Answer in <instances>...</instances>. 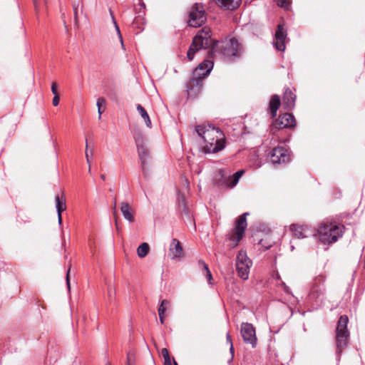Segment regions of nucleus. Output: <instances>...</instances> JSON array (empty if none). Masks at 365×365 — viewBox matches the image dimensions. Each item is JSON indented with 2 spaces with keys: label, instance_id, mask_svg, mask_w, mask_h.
I'll return each instance as SVG.
<instances>
[{
  "label": "nucleus",
  "instance_id": "8",
  "mask_svg": "<svg viewBox=\"0 0 365 365\" xmlns=\"http://www.w3.org/2000/svg\"><path fill=\"white\" fill-rule=\"evenodd\" d=\"M206 21L205 12L201 4H195L190 9L188 25L192 27H200Z\"/></svg>",
  "mask_w": 365,
  "mask_h": 365
},
{
  "label": "nucleus",
  "instance_id": "12",
  "mask_svg": "<svg viewBox=\"0 0 365 365\" xmlns=\"http://www.w3.org/2000/svg\"><path fill=\"white\" fill-rule=\"evenodd\" d=\"M241 336L245 344H250L254 348L257 345L255 329L250 323H242L240 329Z\"/></svg>",
  "mask_w": 365,
  "mask_h": 365
},
{
  "label": "nucleus",
  "instance_id": "36",
  "mask_svg": "<svg viewBox=\"0 0 365 365\" xmlns=\"http://www.w3.org/2000/svg\"><path fill=\"white\" fill-rule=\"evenodd\" d=\"M105 105L106 104V100L103 98H99L98 100H97V103H96V106L98 108H101V106L102 105Z\"/></svg>",
  "mask_w": 365,
  "mask_h": 365
},
{
  "label": "nucleus",
  "instance_id": "50",
  "mask_svg": "<svg viewBox=\"0 0 365 365\" xmlns=\"http://www.w3.org/2000/svg\"><path fill=\"white\" fill-rule=\"evenodd\" d=\"M36 9H37V0H33Z\"/></svg>",
  "mask_w": 365,
  "mask_h": 365
},
{
  "label": "nucleus",
  "instance_id": "32",
  "mask_svg": "<svg viewBox=\"0 0 365 365\" xmlns=\"http://www.w3.org/2000/svg\"><path fill=\"white\" fill-rule=\"evenodd\" d=\"M115 290L113 287H109L108 289V295L110 301H112L115 298Z\"/></svg>",
  "mask_w": 365,
  "mask_h": 365
},
{
  "label": "nucleus",
  "instance_id": "33",
  "mask_svg": "<svg viewBox=\"0 0 365 365\" xmlns=\"http://www.w3.org/2000/svg\"><path fill=\"white\" fill-rule=\"evenodd\" d=\"M198 267L199 268L202 269V272L209 268L208 265L202 259H200L198 261Z\"/></svg>",
  "mask_w": 365,
  "mask_h": 365
},
{
  "label": "nucleus",
  "instance_id": "49",
  "mask_svg": "<svg viewBox=\"0 0 365 365\" xmlns=\"http://www.w3.org/2000/svg\"><path fill=\"white\" fill-rule=\"evenodd\" d=\"M230 353L233 355V354H234V347H233V344L232 343H231V344H230Z\"/></svg>",
  "mask_w": 365,
  "mask_h": 365
},
{
  "label": "nucleus",
  "instance_id": "55",
  "mask_svg": "<svg viewBox=\"0 0 365 365\" xmlns=\"http://www.w3.org/2000/svg\"><path fill=\"white\" fill-rule=\"evenodd\" d=\"M174 365H178V364L175 361H174Z\"/></svg>",
  "mask_w": 365,
  "mask_h": 365
},
{
  "label": "nucleus",
  "instance_id": "37",
  "mask_svg": "<svg viewBox=\"0 0 365 365\" xmlns=\"http://www.w3.org/2000/svg\"><path fill=\"white\" fill-rule=\"evenodd\" d=\"M161 355H162V356L163 357L164 359L168 358V357H170L168 351V349L166 348L162 349V350H161Z\"/></svg>",
  "mask_w": 365,
  "mask_h": 365
},
{
  "label": "nucleus",
  "instance_id": "22",
  "mask_svg": "<svg viewBox=\"0 0 365 365\" xmlns=\"http://www.w3.org/2000/svg\"><path fill=\"white\" fill-rule=\"evenodd\" d=\"M178 210L182 215H185L189 220H191V217L187 208L185 203V196L183 195H179L178 197Z\"/></svg>",
  "mask_w": 365,
  "mask_h": 365
},
{
  "label": "nucleus",
  "instance_id": "40",
  "mask_svg": "<svg viewBox=\"0 0 365 365\" xmlns=\"http://www.w3.org/2000/svg\"><path fill=\"white\" fill-rule=\"evenodd\" d=\"M88 142L86 141V161H87V163L88 165H90L91 162H90V157L88 155Z\"/></svg>",
  "mask_w": 365,
  "mask_h": 365
},
{
  "label": "nucleus",
  "instance_id": "14",
  "mask_svg": "<svg viewBox=\"0 0 365 365\" xmlns=\"http://www.w3.org/2000/svg\"><path fill=\"white\" fill-rule=\"evenodd\" d=\"M324 291L323 284L315 282L309 294V300L314 302L316 306H319L324 299Z\"/></svg>",
  "mask_w": 365,
  "mask_h": 365
},
{
  "label": "nucleus",
  "instance_id": "38",
  "mask_svg": "<svg viewBox=\"0 0 365 365\" xmlns=\"http://www.w3.org/2000/svg\"><path fill=\"white\" fill-rule=\"evenodd\" d=\"M51 92L53 93V94L55 96V95H58V92H57V84L53 82L51 85Z\"/></svg>",
  "mask_w": 365,
  "mask_h": 365
},
{
  "label": "nucleus",
  "instance_id": "23",
  "mask_svg": "<svg viewBox=\"0 0 365 365\" xmlns=\"http://www.w3.org/2000/svg\"><path fill=\"white\" fill-rule=\"evenodd\" d=\"M216 1L220 6L230 10L235 9L241 3V0H216Z\"/></svg>",
  "mask_w": 365,
  "mask_h": 365
},
{
  "label": "nucleus",
  "instance_id": "56",
  "mask_svg": "<svg viewBox=\"0 0 365 365\" xmlns=\"http://www.w3.org/2000/svg\"><path fill=\"white\" fill-rule=\"evenodd\" d=\"M126 365H128V364H126ZM130 365H134V364H130Z\"/></svg>",
  "mask_w": 365,
  "mask_h": 365
},
{
  "label": "nucleus",
  "instance_id": "27",
  "mask_svg": "<svg viewBox=\"0 0 365 365\" xmlns=\"http://www.w3.org/2000/svg\"><path fill=\"white\" fill-rule=\"evenodd\" d=\"M134 139L137 147L146 144L143 135L140 131H137L134 133Z\"/></svg>",
  "mask_w": 365,
  "mask_h": 365
},
{
  "label": "nucleus",
  "instance_id": "42",
  "mask_svg": "<svg viewBox=\"0 0 365 365\" xmlns=\"http://www.w3.org/2000/svg\"><path fill=\"white\" fill-rule=\"evenodd\" d=\"M69 272H70V269H68L67 275H66V284H67V286H68V289H70V282H69V279H68Z\"/></svg>",
  "mask_w": 365,
  "mask_h": 365
},
{
  "label": "nucleus",
  "instance_id": "24",
  "mask_svg": "<svg viewBox=\"0 0 365 365\" xmlns=\"http://www.w3.org/2000/svg\"><path fill=\"white\" fill-rule=\"evenodd\" d=\"M136 108L139 114L144 119L145 125L150 128L152 127L151 120L145 109L140 104L137 105Z\"/></svg>",
  "mask_w": 365,
  "mask_h": 365
},
{
  "label": "nucleus",
  "instance_id": "29",
  "mask_svg": "<svg viewBox=\"0 0 365 365\" xmlns=\"http://www.w3.org/2000/svg\"><path fill=\"white\" fill-rule=\"evenodd\" d=\"M111 17H112V21H113V23L114 24V26H115V31L117 32V34L120 38V41L121 42V44L123 46V38H122V35L120 34V29H119V26L115 19V17L113 16V15L111 14Z\"/></svg>",
  "mask_w": 365,
  "mask_h": 365
},
{
  "label": "nucleus",
  "instance_id": "15",
  "mask_svg": "<svg viewBox=\"0 0 365 365\" xmlns=\"http://www.w3.org/2000/svg\"><path fill=\"white\" fill-rule=\"evenodd\" d=\"M287 38V31L284 30L283 25L279 24L277 30L275 33L274 44L278 51H284L285 49V40Z\"/></svg>",
  "mask_w": 365,
  "mask_h": 365
},
{
  "label": "nucleus",
  "instance_id": "45",
  "mask_svg": "<svg viewBox=\"0 0 365 365\" xmlns=\"http://www.w3.org/2000/svg\"><path fill=\"white\" fill-rule=\"evenodd\" d=\"M77 9H78V6H76V5H73V10H74V15H75V19L76 20V18H77Z\"/></svg>",
  "mask_w": 365,
  "mask_h": 365
},
{
  "label": "nucleus",
  "instance_id": "28",
  "mask_svg": "<svg viewBox=\"0 0 365 365\" xmlns=\"http://www.w3.org/2000/svg\"><path fill=\"white\" fill-rule=\"evenodd\" d=\"M169 304V302L165 300V299H163L160 302V306L158 307V314L159 315H164L165 314V305H168Z\"/></svg>",
  "mask_w": 365,
  "mask_h": 365
},
{
  "label": "nucleus",
  "instance_id": "31",
  "mask_svg": "<svg viewBox=\"0 0 365 365\" xmlns=\"http://www.w3.org/2000/svg\"><path fill=\"white\" fill-rule=\"evenodd\" d=\"M277 4L281 8L288 9L289 7V1L288 0H276Z\"/></svg>",
  "mask_w": 365,
  "mask_h": 365
},
{
  "label": "nucleus",
  "instance_id": "13",
  "mask_svg": "<svg viewBox=\"0 0 365 365\" xmlns=\"http://www.w3.org/2000/svg\"><path fill=\"white\" fill-rule=\"evenodd\" d=\"M270 161L272 164H284L290 160L289 151L283 147L274 148L269 155Z\"/></svg>",
  "mask_w": 365,
  "mask_h": 365
},
{
  "label": "nucleus",
  "instance_id": "6",
  "mask_svg": "<svg viewBox=\"0 0 365 365\" xmlns=\"http://www.w3.org/2000/svg\"><path fill=\"white\" fill-rule=\"evenodd\" d=\"M348 322L349 319L346 315L341 316L337 322L336 329V353L338 360H339L342 351L348 344L349 337V331L347 329Z\"/></svg>",
  "mask_w": 365,
  "mask_h": 365
},
{
  "label": "nucleus",
  "instance_id": "48",
  "mask_svg": "<svg viewBox=\"0 0 365 365\" xmlns=\"http://www.w3.org/2000/svg\"><path fill=\"white\" fill-rule=\"evenodd\" d=\"M159 319H160V324H163L164 323V315H159Z\"/></svg>",
  "mask_w": 365,
  "mask_h": 365
},
{
  "label": "nucleus",
  "instance_id": "51",
  "mask_svg": "<svg viewBox=\"0 0 365 365\" xmlns=\"http://www.w3.org/2000/svg\"><path fill=\"white\" fill-rule=\"evenodd\" d=\"M101 180H106V176H105V175L102 174V175H101Z\"/></svg>",
  "mask_w": 365,
  "mask_h": 365
},
{
  "label": "nucleus",
  "instance_id": "52",
  "mask_svg": "<svg viewBox=\"0 0 365 365\" xmlns=\"http://www.w3.org/2000/svg\"><path fill=\"white\" fill-rule=\"evenodd\" d=\"M89 165L88 166V172L91 173V165Z\"/></svg>",
  "mask_w": 365,
  "mask_h": 365
},
{
  "label": "nucleus",
  "instance_id": "35",
  "mask_svg": "<svg viewBox=\"0 0 365 365\" xmlns=\"http://www.w3.org/2000/svg\"><path fill=\"white\" fill-rule=\"evenodd\" d=\"M135 356L132 353H128L127 354V362L126 364L130 365V364H134Z\"/></svg>",
  "mask_w": 365,
  "mask_h": 365
},
{
  "label": "nucleus",
  "instance_id": "21",
  "mask_svg": "<svg viewBox=\"0 0 365 365\" xmlns=\"http://www.w3.org/2000/svg\"><path fill=\"white\" fill-rule=\"evenodd\" d=\"M280 106V98L278 95H274L272 96L269 103V109L271 113L272 118H274L277 115V112Z\"/></svg>",
  "mask_w": 365,
  "mask_h": 365
},
{
  "label": "nucleus",
  "instance_id": "44",
  "mask_svg": "<svg viewBox=\"0 0 365 365\" xmlns=\"http://www.w3.org/2000/svg\"><path fill=\"white\" fill-rule=\"evenodd\" d=\"M282 285L284 287V291L287 293H290L289 287L284 282H282Z\"/></svg>",
  "mask_w": 365,
  "mask_h": 365
},
{
  "label": "nucleus",
  "instance_id": "43",
  "mask_svg": "<svg viewBox=\"0 0 365 365\" xmlns=\"http://www.w3.org/2000/svg\"><path fill=\"white\" fill-rule=\"evenodd\" d=\"M226 339H227V342L228 344H230V345L231 344V343H232L230 334L229 333H227L226 335Z\"/></svg>",
  "mask_w": 365,
  "mask_h": 365
},
{
  "label": "nucleus",
  "instance_id": "26",
  "mask_svg": "<svg viewBox=\"0 0 365 365\" xmlns=\"http://www.w3.org/2000/svg\"><path fill=\"white\" fill-rule=\"evenodd\" d=\"M55 200L57 214H61L66 209V202L64 200H61L58 195L55 197Z\"/></svg>",
  "mask_w": 365,
  "mask_h": 365
},
{
  "label": "nucleus",
  "instance_id": "34",
  "mask_svg": "<svg viewBox=\"0 0 365 365\" xmlns=\"http://www.w3.org/2000/svg\"><path fill=\"white\" fill-rule=\"evenodd\" d=\"M205 275V277L207 278L209 284H212V274L209 269V268L207 269H205L203 272Z\"/></svg>",
  "mask_w": 365,
  "mask_h": 365
},
{
  "label": "nucleus",
  "instance_id": "16",
  "mask_svg": "<svg viewBox=\"0 0 365 365\" xmlns=\"http://www.w3.org/2000/svg\"><path fill=\"white\" fill-rule=\"evenodd\" d=\"M184 255V252L179 240L173 238L170 244L169 256L172 259L181 258Z\"/></svg>",
  "mask_w": 365,
  "mask_h": 365
},
{
  "label": "nucleus",
  "instance_id": "10",
  "mask_svg": "<svg viewBox=\"0 0 365 365\" xmlns=\"http://www.w3.org/2000/svg\"><path fill=\"white\" fill-rule=\"evenodd\" d=\"M295 125V118L293 115L289 113H283L272 123L271 132L274 133V130L294 128Z\"/></svg>",
  "mask_w": 365,
  "mask_h": 365
},
{
  "label": "nucleus",
  "instance_id": "11",
  "mask_svg": "<svg viewBox=\"0 0 365 365\" xmlns=\"http://www.w3.org/2000/svg\"><path fill=\"white\" fill-rule=\"evenodd\" d=\"M138 157L140 160L142 172L144 178H147L149 175L150 166V151L146 144L143 145H138L137 147Z\"/></svg>",
  "mask_w": 365,
  "mask_h": 365
},
{
  "label": "nucleus",
  "instance_id": "54",
  "mask_svg": "<svg viewBox=\"0 0 365 365\" xmlns=\"http://www.w3.org/2000/svg\"><path fill=\"white\" fill-rule=\"evenodd\" d=\"M105 365H111L110 362H106Z\"/></svg>",
  "mask_w": 365,
  "mask_h": 365
},
{
  "label": "nucleus",
  "instance_id": "18",
  "mask_svg": "<svg viewBox=\"0 0 365 365\" xmlns=\"http://www.w3.org/2000/svg\"><path fill=\"white\" fill-rule=\"evenodd\" d=\"M282 100L285 108L292 110L295 105L296 95L289 88H287L284 91Z\"/></svg>",
  "mask_w": 365,
  "mask_h": 365
},
{
  "label": "nucleus",
  "instance_id": "17",
  "mask_svg": "<svg viewBox=\"0 0 365 365\" xmlns=\"http://www.w3.org/2000/svg\"><path fill=\"white\" fill-rule=\"evenodd\" d=\"M244 173L243 170H239L236 172L232 177H226L222 173V170H219V174L224 178L223 184H225L227 187H233L237 185L242 175Z\"/></svg>",
  "mask_w": 365,
  "mask_h": 365
},
{
  "label": "nucleus",
  "instance_id": "30",
  "mask_svg": "<svg viewBox=\"0 0 365 365\" xmlns=\"http://www.w3.org/2000/svg\"><path fill=\"white\" fill-rule=\"evenodd\" d=\"M111 17H112V21H113V23L114 24V26H115V31L117 32V34L120 38V41L121 42V44L123 46V38H122V35L120 34V29H119V26L115 19V17L113 16V15L111 14Z\"/></svg>",
  "mask_w": 365,
  "mask_h": 365
},
{
  "label": "nucleus",
  "instance_id": "2",
  "mask_svg": "<svg viewBox=\"0 0 365 365\" xmlns=\"http://www.w3.org/2000/svg\"><path fill=\"white\" fill-rule=\"evenodd\" d=\"M344 226L335 222H323L319 224L314 234L319 242L324 245L336 242L344 233Z\"/></svg>",
  "mask_w": 365,
  "mask_h": 365
},
{
  "label": "nucleus",
  "instance_id": "4",
  "mask_svg": "<svg viewBox=\"0 0 365 365\" xmlns=\"http://www.w3.org/2000/svg\"><path fill=\"white\" fill-rule=\"evenodd\" d=\"M242 46L235 37L229 40L226 39L220 42H215L211 48L212 52H219L229 61L240 57L242 55Z\"/></svg>",
  "mask_w": 365,
  "mask_h": 365
},
{
  "label": "nucleus",
  "instance_id": "7",
  "mask_svg": "<svg viewBox=\"0 0 365 365\" xmlns=\"http://www.w3.org/2000/svg\"><path fill=\"white\" fill-rule=\"evenodd\" d=\"M251 265L252 261L247 257L246 252L240 250L236 258V270L241 279H248Z\"/></svg>",
  "mask_w": 365,
  "mask_h": 365
},
{
  "label": "nucleus",
  "instance_id": "19",
  "mask_svg": "<svg viewBox=\"0 0 365 365\" xmlns=\"http://www.w3.org/2000/svg\"><path fill=\"white\" fill-rule=\"evenodd\" d=\"M290 230L298 239L307 237L311 232L307 227L298 226L296 225H292Z\"/></svg>",
  "mask_w": 365,
  "mask_h": 365
},
{
  "label": "nucleus",
  "instance_id": "5",
  "mask_svg": "<svg viewBox=\"0 0 365 365\" xmlns=\"http://www.w3.org/2000/svg\"><path fill=\"white\" fill-rule=\"evenodd\" d=\"M212 43L211 30L206 27L200 30L193 38L192 42L187 51V56L189 61H192L194 58V54L197 51L208 48Z\"/></svg>",
  "mask_w": 365,
  "mask_h": 365
},
{
  "label": "nucleus",
  "instance_id": "9",
  "mask_svg": "<svg viewBox=\"0 0 365 365\" xmlns=\"http://www.w3.org/2000/svg\"><path fill=\"white\" fill-rule=\"evenodd\" d=\"M248 215V212H245L236 221L235 228L229 237L230 240L234 242V247L237 245L239 241L244 236L245 230L247 225L246 217Z\"/></svg>",
  "mask_w": 365,
  "mask_h": 365
},
{
  "label": "nucleus",
  "instance_id": "41",
  "mask_svg": "<svg viewBox=\"0 0 365 365\" xmlns=\"http://www.w3.org/2000/svg\"><path fill=\"white\" fill-rule=\"evenodd\" d=\"M164 365H172L170 357H168L164 359Z\"/></svg>",
  "mask_w": 365,
  "mask_h": 365
},
{
  "label": "nucleus",
  "instance_id": "46",
  "mask_svg": "<svg viewBox=\"0 0 365 365\" xmlns=\"http://www.w3.org/2000/svg\"><path fill=\"white\" fill-rule=\"evenodd\" d=\"M98 119H101V115L103 113V110H101V108H98Z\"/></svg>",
  "mask_w": 365,
  "mask_h": 365
},
{
  "label": "nucleus",
  "instance_id": "25",
  "mask_svg": "<svg viewBox=\"0 0 365 365\" xmlns=\"http://www.w3.org/2000/svg\"><path fill=\"white\" fill-rule=\"evenodd\" d=\"M149 245L146 242L142 243L137 249V254L140 258L145 257L149 252Z\"/></svg>",
  "mask_w": 365,
  "mask_h": 365
},
{
  "label": "nucleus",
  "instance_id": "39",
  "mask_svg": "<svg viewBox=\"0 0 365 365\" xmlns=\"http://www.w3.org/2000/svg\"><path fill=\"white\" fill-rule=\"evenodd\" d=\"M59 101H60V98H59V96L58 95H55L53 98V105L54 106H57L59 103Z\"/></svg>",
  "mask_w": 365,
  "mask_h": 365
},
{
  "label": "nucleus",
  "instance_id": "53",
  "mask_svg": "<svg viewBox=\"0 0 365 365\" xmlns=\"http://www.w3.org/2000/svg\"><path fill=\"white\" fill-rule=\"evenodd\" d=\"M113 209L115 210V201L114 202Z\"/></svg>",
  "mask_w": 365,
  "mask_h": 365
},
{
  "label": "nucleus",
  "instance_id": "20",
  "mask_svg": "<svg viewBox=\"0 0 365 365\" xmlns=\"http://www.w3.org/2000/svg\"><path fill=\"white\" fill-rule=\"evenodd\" d=\"M120 211L125 220H128L129 222L134 221L133 209L128 202L121 203Z\"/></svg>",
  "mask_w": 365,
  "mask_h": 365
},
{
  "label": "nucleus",
  "instance_id": "47",
  "mask_svg": "<svg viewBox=\"0 0 365 365\" xmlns=\"http://www.w3.org/2000/svg\"><path fill=\"white\" fill-rule=\"evenodd\" d=\"M58 222L59 225L62 223V217L61 213L58 214Z\"/></svg>",
  "mask_w": 365,
  "mask_h": 365
},
{
  "label": "nucleus",
  "instance_id": "1",
  "mask_svg": "<svg viewBox=\"0 0 365 365\" xmlns=\"http://www.w3.org/2000/svg\"><path fill=\"white\" fill-rule=\"evenodd\" d=\"M195 130L204 140L202 150L205 153H215L225 147V135L218 128L210 125H197Z\"/></svg>",
  "mask_w": 365,
  "mask_h": 365
},
{
  "label": "nucleus",
  "instance_id": "3",
  "mask_svg": "<svg viewBox=\"0 0 365 365\" xmlns=\"http://www.w3.org/2000/svg\"><path fill=\"white\" fill-rule=\"evenodd\" d=\"M213 68V63L205 60L193 71L192 77L187 82V92L189 96L194 97L200 91L202 80L207 76Z\"/></svg>",
  "mask_w": 365,
  "mask_h": 365
}]
</instances>
